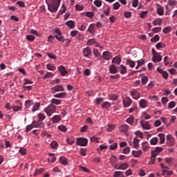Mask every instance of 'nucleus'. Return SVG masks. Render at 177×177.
<instances>
[{"label":"nucleus","mask_w":177,"mask_h":177,"mask_svg":"<svg viewBox=\"0 0 177 177\" xmlns=\"http://www.w3.org/2000/svg\"><path fill=\"white\" fill-rule=\"evenodd\" d=\"M103 100H104V98H103V97H97L95 101V104L97 106H99V104H100V103H102V102H103Z\"/></svg>","instance_id":"46"},{"label":"nucleus","mask_w":177,"mask_h":177,"mask_svg":"<svg viewBox=\"0 0 177 177\" xmlns=\"http://www.w3.org/2000/svg\"><path fill=\"white\" fill-rule=\"evenodd\" d=\"M80 153L81 154V156H83V157H85V156H86V149L81 148Z\"/></svg>","instance_id":"57"},{"label":"nucleus","mask_w":177,"mask_h":177,"mask_svg":"<svg viewBox=\"0 0 177 177\" xmlns=\"http://www.w3.org/2000/svg\"><path fill=\"white\" fill-rule=\"evenodd\" d=\"M159 139H160V145H163V143H165V134L164 133H159L158 135Z\"/></svg>","instance_id":"22"},{"label":"nucleus","mask_w":177,"mask_h":177,"mask_svg":"<svg viewBox=\"0 0 177 177\" xmlns=\"http://www.w3.org/2000/svg\"><path fill=\"white\" fill-rule=\"evenodd\" d=\"M53 124H57V122H59V121H60V120H62V118L60 117V115H55L53 118Z\"/></svg>","instance_id":"30"},{"label":"nucleus","mask_w":177,"mask_h":177,"mask_svg":"<svg viewBox=\"0 0 177 177\" xmlns=\"http://www.w3.org/2000/svg\"><path fill=\"white\" fill-rule=\"evenodd\" d=\"M50 77H53V73L52 72H48L44 76V80H46V78H50Z\"/></svg>","instance_id":"61"},{"label":"nucleus","mask_w":177,"mask_h":177,"mask_svg":"<svg viewBox=\"0 0 177 177\" xmlns=\"http://www.w3.org/2000/svg\"><path fill=\"white\" fill-rule=\"evenodd\" d=\"M157 13L159 16H162L164 15V8L162 6H158L157 8Z\"/></svg>","instance_id":"33"},{"label":"nucleus","mask_w":177,"mask_h":177,"mask_svg":"<svg viewBox=\"0 0 177 177\" xmlns=\"http://www.w3.org/2000/svg\"><path fill=\"white\" fill-rule=\"evenodd\" d=\"M120 132H123V133H127L129 131V126L128 124H123L119 127Z\"/></svg>","instance_id":"11"},{"label":"nucleus","mask_w":177,"mask_h":177,"mask_svg":"<svg viewBox=\"0 0 177 177\" xmlns=\"http://www.w3.org/2000/svg\"><path fill=\"white\" fill-rule=\"evenodd\" d=\"M37 117H38V118H39V121H41V122H42V121H44V120H45V118H46L45 114H44V113H39V114L37 115Z\"/></svg>","instance_id":"51"},{"label":"nucleus","mask_w":177,"mask_h":177,"mask_svg":"<svg viewBox=\"0 0 177 177\" xmlns=\"http://www.w3.org/2000/svg\"><path fill=\"white\" fill-rule=\"evenodd\" d=\"M77 146L85 147L88 145V139L86 138H77L76 141Z\"/></svg>","instance_id":"4"},{"label":"nucleus","mask_w":177,"mask_h":177,"mask_svg":"<svg viewBox=\"0 0 177 177\" xmlns=\"http://www.w3.org/2000/svg\"><path fill=\"white\" fill-rule=\"evenodd\" d=\"M65 24H66V26L69 27V28H71V30H73V28H74V27H75V22L73 20H69V21H66L65 23Z\"/></svg>","instance_id":"17"},{"label":"nucleus","mask_w":177,"mask_h":177,"mask_svg":"<svg viewBox=\"0 0 177 177\" xmlns=\"http://www.w3.org/2000/svg\"><path fill=\"white\" fill-rule=\"evenodd\" d=\"M46 55L50 59H53V60H56V59H57V57L53 55V53H46Z\"/></svg>","instance_id":"49"},{"label":"nucleus","mask_w":177,"mask_h":177,"mask_svg":"<svg viewBox=\"0 0 177 177\" xmlns=\"http://www.w3.org/2000/svg\"><path fill=\"white\" fill-rule=\"evenodd\" d=\"M58 70L62 75H66V74L68 73L67 70H66V68L62 65L59 66Z\"/></svg>","instance_id":"20"},{"label":"nucleus","mask_w":177,"mask_h":177,"mask_svg":"<svg viewBox=\"0 0 177 177\" xmlns=\"http://www.w3.org/2000/svg\"><path fill=\"white\" fill-rule=\"evenodd\" d=\"M150 143L152 145H156L157 143H158V138L154 137L150 140Z\"/></svg>","instance_id":"39"},{"label":"nucleus","mask_w":177,"mask_h":177,"mask_svg":"<svg viewBox=\"0 0 177 177\" xmlns=\"http://www.w3.org/2000/svg\"><path fill=\"white\" fill-rule=\"evenodd\" d=\"M67 10V8H66V6H64V4L62 5L61 10H59V12H58L59 15H63V13L66 12V10Z\"/></svg>","instance_id":"40"},{"label":"nucleus","mask_w":177,"mask_h":177,"mask_svg":"<svg viewBox=\"0 0 177 177\" xmlns=\"http://www.w3.org/2000/svg\"><path fill=\"white\" fill-rule=\"evenodd\" d=\"M66 96H67V93H64V92L57 93V94L54 95V97H58L59 99H63V98L66 97Z\"/></svg>","instance_id":"24"},{"label":"nucleus","mask_w":177,"mask_h":177,"mask_svg":"<svg viewBox=\"0 0 177 177\" xmlns=\"http://www.w3.org/2000/svg\"><path fill=\"white\" fill-rule=\"evenodd\" d=\"M101 106L102 107V109H106V110H107L108 109H110V107H111V103L109 102H104Z\"/></svg>","instance_id":"23"},{"label":"nucleus","mask_w":177,"mask_h":177,"mask_svg":"<svg viewBox=\"0 0 177 177\" xmlns=\"http://www.w3.org/2000/svg\"><path fill=\"white\" fill-rule=\"evenodd\" d=\"M134 121H135V118L133 116H130L126 120V122H127V124H129L130 125H132Z\"/></svg>","instance_id":"34"},{"label":"nucleus","mask_w":177,"mask_h":177,"mask_svg":"<svg viewBox=\"0 0 177 177\" xmlns=\"http://www.w3.org/2000/svg\"><path fill=\"white\" fill-rule=\"evenodd\" d=\"M94 5H95L97 8H100V6H102V2L100 0H95L94 1Z\"/></svg>","instance_id":"64"},{"label":"nucleus","mask_w":177,"mask_h":177,"mask_svg":"<svg viewBox=\"0 0 177 177\" xmlns=\"http://www.w3.org/2000/svg\"><path fill=\"white\" fill-rule=\"evenodd\" d=\"M133 143L134 149H138V147H139V139H138V138H133Z\"/></svg>","instance_id":"32"},{"label":"nucleus","mask_w":177,"mask_h":177,"mask_svg":"<svg viewBox=\"0 0 177 177\" xmlns=\"http://www.w3.org/2000/svg\"><path fill=\"white\" fill-rule=\"evenodd\" d=\"M140 106L142 107V109H145V107L147 106V101H146V100H141L140 101Z\"/></svg>","instance_id":"25"},{"label":"nucleus","mask_w":177,"mask_h":177,"mask_svg":"<svg viewBox=\"0 0 177 177\" xmlns=\"http://www.w3.org/2000/svg\"><path fill=\"white\" fill-rule=\"evenodd\" d=\"M26 39L27 41H30V42H32V41H34L35 39V36L32 35H26Z\"/></svg>","instance_id":"42"},{"label":"nucleus","mask_w":177,"mask_h":177,"mask_svg":"<svg viewBox=\"0 0 177 177\" xmlns=\"http://www.w3.org/2000/svg\"><path fill=\"white\" fill-rule=\"evenodd\" d=\"M51 103L53 104H57V105L62 104V100H57L56 98H53L51 100Z\"/></svg>","instance_id":"35"},{"label":"nucleus","mask_w":177,"mask_h":177,"mask_svg":"<svg viewBox=\"0 0 177 177\" xmlns=\"http://www.w3.org/2000/svg\"><path fill=\"white\" fill-rule=\"evenodd\" d=\"M113 129H115V126L114 124H109L107 128L108 132H111V131H113Z\"/></svg>","instance_id":"56"},{"label":"nucleus","mask_w":177,"mask_h":177,"mask_svg":"<svg viewBox=\"0 0 177 177\" xmlns=\"http://www.w3.org/2000/svg\"><path fill=\"white\" fill-rule=\"evenodd\" d=\"M34 104V102L31 100H28L25 102V109H30L31 106Z\"/></svg>","instance_id":"21"},{"label":"nucleus","mask_w":177,"mask_h":177,"mask_svg":"<svg viewBox=\"0 0 177 177\" xmlns=\"http://www.w3.org/2000/svg\"><path fill=\"white\" fill-rule=\"evenodd\" d=\"M46 2L48 5V10L53 13L57 12L62 0H46Z\"/></svg>","instance_id":"1"},{"label":"nucleus","mask_w":177,"mask_h":177,"mask_svg":"<svg viewBox=\"0 0 177 177\" xmlns=\"http://www.w3.org/2000/svg\"><path fill=\"white\" fill-rule=\"evenodd\" d=\"M32 106V113H35V111H38L39 107H41V104L39 102H36V103L33 102V104Z\"/></svg>","instance_id":"18"},{"label":"nucleus","mask_w":177,"mask_h":177,"mask_svg":"<svg viewBox=\"0 0 177 177\" xmlns=\"http://www.w3.org/2000/svg\"><path fill=\"white\" fill-rule=\"evenodd\" d=\"M55 32L56 34L55 35L56 39H57L60 42H65L66 39H64V37H63V35H62V32H60L59 29H55Z\"/></svg>","instance_id":"3"},{"label":"nucleus","mask_w":177,"mask_h":177,"mask_svg":"<svg viewBox=\"0 0 177 177\" xmlns=\"http://www.w3.org/2000/svg\"><path fill=\"white\" fill-rule=\"evenodd\" d=\"M87 31L91 34H93V32H95V24H90Z\"/></svg>","instance_id":"29"},{"label":"nucleus","mask_w":177,"mask_h":177,"mask_svg":"<svg viewBox=\"0 0 177 177\" xmlns=\"http://www.w3.org/2000/svg\"><path fill=\"white\" fill-rule=\"evenodd\" d=\"M32 125H33L34 128H42V127H44V122H42V121H41V120L33 121Z\"/></svg>","instance_id":"12"},{"label":"nucleus","mask_w":177,"mask_h":177,"mask_svg":"<svg viewBox=\"0 0 177 177\" xmlns=\"http://www.w3.org/2000/svg\"><path fill=\"white\" fill-rule=\"evenodd\" d=\"M127 64H128V66H130L131 68H133V67H135L136 66L135 62L129 59H127Z\"/></svg>","instance_id":"28"},{"label":"nucleus","mask_w":177,"mask_h":177,"mask_svg":"<svg viewBox=\"0 0 177 177\" xmlns=\"http://www.w3.org/2000/svg\"><path fill=\"white\" fill-rule=\"evenodd\" d=\"M93 44H96V39H90L86 42V45H88V46H92Z\"/></svg>","instance_id":"36"},{"label":"nucleus","mask_w":177,"mask_h":177,"mask_svg":"<svg viewBox=\"0 0 177 177\" xmlns=\"http://www.w3.org/2000/svg\"><path fill=\"white\" fill-rule=\"evenodd\" d=\"M130 152L131 148L129 147H126L124 149H123L124 154H129Z\"/></svg>","instance_id":"59"},{"label":"nucleus","mask_w":177,"mask_h":177,"mask_svg":"<svg viewBox=\"0 0 177 177\" xmlns=\"http://www.w3.org/2000/svg\"><path fill=\"white\" fill-rule=\"evenodd\" d=\"M120 6H121V5H120L119 2H115L113 4V10H118L120 9Z\"/></svg>","instance_id":"43"},{"label":"nucleus","mask_w":177,"mask_h":177,"mask_svg":"<svg viewBox=\"0 0 177 177\" xmlns=\"http://www.w3.org/2000/svg\"><path fill=\"white\" fill-rule=\"evenodd\" d=\"M140 123L141 127L143 128V129H147V130L150 129V124H149V122L145 120H141Z\"/></svg>","instance_id":"15"},{"label":"nucleus","mask_w":177,"mask_h":177,"mask_svg":"<svg viewBox=\"0 0 177 177\" xmlns=\"http://www.w3.org/2000/svg\"><path fill=\"white\" fill-rule=\"evenodd\" d=\"M109 99L110 100H117V99H118V95H115V94H112L109 95Z\"/></svg>","instance_id":"60"},{"label":"nucleus","mask_w":177,"mask_h":177,"mask_svg":"<svg viewBox=\"0 0 177 177\" xmlns=\"http://www.w3.org/2000/svg\"><path fill=\"white\" fill-rule=\"evenodd\" d=\"M142 150H144V151H147V150H149V146L147 145V142H143L142 143Z\"/></svg>","instance_id":"45"},{"label":"nucleus","mask_w":177,"mask_h":177,"mask_svg":"<svg viewBox=\"0 0 177 177\" xmlns=\"http://www.w3.org/2000/svg\"><path fill=\"white\" fill-rule=\"evenodd\" d=\"M167 144L168 146H174L175 145V138L171 135L167 136Z\"/></svg>","instance_id":"7"},{"label":"nucleus","mask_w":177,"mask_h":177,"mask_svg":"<svg viewBox=\"0 0 177 177\" xmlns=\"http://www.w3.org/2000/svg\"><path fill=\"white\" fill-rule=\"evenodd\" d=\"M86 16L87 17H89V19H92L93 17H95V12H86Z\"/></svg>","instance_id":"50"},{"label":"nucleus","mask_w":177,"mask_h":177,"mask_svg":"<svg viewBox=\"0 0 177 177\" xmlns=\"http://www.w3.org/2000/svg\"><path fill=\"white\" fill-rule=\"evenodd\" d=\"M122 102L124 107H129L132 104V100L129 97L123 99Z\"/></svg>","instance_id":"9"},{"label":"nucleus","mask_w":177,"mask_h":177,"mask_svg":"<svg viewBox=\"0 0 177 177\" xmlns=\"http://www.w3.org/2000/svg\"><path fill=\"white\" fill-rule=\"evenodd\" d=\"M121 62H122V59H121L120 55H118L112 59V63L115 64H120Z\"/></svg>","instance_id":"19"},{"label":"nucleus","mask_w":177,"mask_h":177,"mask_svg":"<svg viewBox=\"0 0 177 177\" xmlns=\"http://www.w3.org/2000/svg\"><path fill=\"white\" fill-rule=\"evenodd\" d=\"M131 95L132 96L133 99L138 100L139 97H140V93L136 91H133L131 92Z\"/></svg>","instance_id":"16"},{"label":"nucleus","mask_w":177,"mask_h":177,"mask_svg":"<svg viewBox=\"0 0 177 177\" xmlns=\"http://www.w3.org/2000/svg\"><path fill=\"white\" fill-rule=\"evenodd\" d=\"M64 91V88H63V85L62 84L57 85L51 88L52 93H56V92H63Z\"/></svg>","instance_id":"6"},{"label":"nucleus","mask_w":177,"mask_h":177,"mask_svg":"<svg viewBox=\"0 0 177 177\" xmlns=\"http://www.w3.org/2000/svg\"><path fill=\"white\" fill-rule=\"evenodd\" d=\"M129 167V165L128 163H123L119 165V167L117 168V169H122L125 170Z\"/></svg>","instance_id":"26"},{"label":"nucleus","mask_w":177,"mask_h":177,"mask_svg":"<svg viewBox=\"0 0 177 177\" xmlns=\"http://www.w3.org/2000/svg\"><path fill=\"white\" fill-rule=\"evenodd\" d=\"M44 111L46 113L47 115L50 116L53 113L56 112V106L50 104L44 109Z\"/></svg>","instance_id":"2"},{"label":"nucleus","mask_w":177,"mask_h":177,"mask_svg":"<svg viewBox=\"0 0 177 177\" xmlns=\"http://www.w3.org/2000/svg\"><path fill=\"white\" fill-rule=\"evenodd\" d=\"M162 32L164 34H168V32H171V27L168 26V27L165 28L162 30Z\"/></svg>","instance_id":"62"},{"label":"nucleus","mask_w":177,"mask_h":177,"mask_svg":"<svg viewBox=\"0 0 177 177\" xmlns=\"http://www.w3.org/2000/svg\"><path fill=\"white\" fill-rule=\"evenodd\" d=\"M167 3H168V5H169V6H176V1H175V0H168Z\"/></svg>","instance_id":"58"},{"label":"nucleus","mask_w":177,"mask_h":177,"mask_svg":"<svg viewBox=\"0 0 177 177\" xmlns=\"http://www.w3.org/2000/svg\"><path fill=\"white\" fill-rule=\"evenodd\" d=\"M142 150L139 151H132L131 153L135 157H140L142 156Z\"/></svg>","instance_id":"27"},{"label":"nucleus","mask_w":177,"mask_h":177,"mask_svg":"<svg viewBox=\"0 0 177 177\" xmlns=\"http://www.w3.org/2000/svg\"><path fill=\"white\" fill-rule=\"evenodd\" d=\"M158 41H160V36H158V35H156L151 39V42H158Z\"/></svg>","instance_id":"47"},{"label":"nucleus","mask_w":177,"mask_h":177,"mask_svg":"<svg viewBox=\"0 0 177 177\" xmlns=\"http://www.w3.org/2000/svg\"><path fill=\"white\" fill-rule=\"evenodd\" d=\"M175 106H176V103L175 102V101H171L168 104V108L169 109H174V107H175Z\"/></svg>","instance_id":"54"},{"label":"nucleus","mask_w":177,"mask_h":177,"mask_svg":"<svg viewBox=\"0 0 177 177\" xmlns=\"http://www.w3.org/2000/svg\"><path fill=\"white\" fill-rule=\"evenodd\" d=\"M109 73L111 74H117L118 73V68L114 64H111L109 67Z\"/></svg>","instance_id":"13"},{"label":"nucleus","mask_w":177,"mask_h":177,"mask_svg":"<svg viewBox=\"0 0 177 177\" xmlns=\"http://www.w3.org/2000/svg\"><path fill=\"white\" fill-rule=\"evenodd\" d=\"M120 73L122 74H127V66L124 65H120L119 67Z\"/></svg>","instance_id":"31"},{"label":"nucleus","mask_w":177,"mask_h":177,"mask_svg":"<svg viewBox=\"0 0 177 177\" xmlns=\"http://www.w3.org/2000/svg\"><path fill=\"white\" fill-rule=\"evenodd\" d=\"M113 177H125L122 171H115Z\"/></svg>","instance_id":"44"},{"label":"nucleus","mask_w":177,"mask_h":177,"mask_svg":"<svg viewBox=\"0 0 177 177\" xmlns=\"http://www.w3.org/2000/svg\"><path fill=\"white\" fill-rule=\"evenodd\" d=\"M46 68L51 71H55L56 70V66L53 64H48L46 65Z\"/></svg>","instance_id":"37"},{"label":"nucleus","mask_w":177,"mask_h":177,"mask_svg":"<svg viewBox=\"0 0 177 177\" xmlns=\"http://www.w3.org/2000/svg\"><path fill=\"white\" fill-rule=\"evenodd\" d=\"M93 53L95 57L97 59V60H102V55H100V53H99V50H97V48H94L93 50Z\"/></svg>","instance_id":"14"},{"label":"nucleus","mask_w":177,"mask_h":177,"mask_svg":"<svg viewBox=\"0 0 177 177\" xmlns=\"http://www.w3.org/2000/svg\"><path fill=\"white\" fill-rule=\"evenodd\" d=\"M152 60L154 63H158L162 60V57L160 53L153 56Z\"/></svg>","instance_id":"10"},{"label":"nucleus","mask_w":177,"mask_h":177,"mask_svg":"<svg viewBox=\"0 0 177 177\" xmlns=\"http://www.w3.org/2000/svg\"><path fill=\"white\" fill-rule=\"evenodd\" d=\"M59 162L63 164V165H66L67 164V158L64 156H62L59 158Z\"/></svg>","instance_id":"41"},{"label":"nucleus","mask_w":177,"mask_h":177,"mask_svg":"<svg viewBox=\"0 0 177 177\" xmlns=\"http://www.w3.org/2000/svg\"><path fill=\"white\" fill-rule=\"evenodd\" d=\"M58 129L62 131V132H67V127L64 125H60L58 127Z\"/></svg>","instance_id":"53"},{"label":"nucleus","mask_w":177,"mask_h":177,"mask_svg":"<svg viewBox=\"0 0 177 177\" xmlns=\"http://www.w3.org/2000/svg\"><path fill=\"white\" fill-rule=\"evenodd\" d=\"M161 23H162L161 19L159 18L153 21V26H161Z\"/></svg>","instance_id":"48"},{"label":"nucleus","mask_w":177,"mask_h":177,"mask_svg":"<svg viewBox=\"0 0 177 177\" xmlns=\"http://www.w3.org/2000/svg\"><path fill=\"white\" fill-rule=\"evenodd\" d=\"M141 81L142 85H146L147 84V82L149 81V77H147V76H142L141 77Z\"/></svg>","instance_id":"38"},{"label":"nucleus","mask_w":177,"mask_h":177,"mask_svg":"<svg viewBox=\"0 0 177 177\" xmlns=\"http://www.w3.org/2000/svg\"><path fill=\"white\" fill-rule=\"evenodd\" d=\"M82 53L84 57H89L92 55V49L91 47H86L82 49Z\"/></svg>","instance_id":"5"},{"label":"nucleus","mask_w":177,"mask_h":177,"mask_svg":"<svg viewBox=\"0 0 177 177\" xmlns=\"http://www.w3.org/2000/svg\"><path fill=\"white\" fill-rule=\"evenodd\" d=\"M57 142L56 141H53L50 143L51 149H57Z\"/></svg>","instance_id":"63"},{"label":"nucleus","mask_w":177,"mask_h":177,"mask_svg":"<svg viewBox=\"0 0 177 177\" xmlns=\"http://www.w3.org/2000/svg\"><path fill=\"white\" fill-rule=\"evenodd\" d=\"M118 147V144L117 142H115L109 146L110 150H115Z\"/></svg>","instance_id":"55"},{"label":"nucleus","mask_w":177,"mask_h":177,"mask_svg":"<svg viewBox=\"0 0 177 177\" xmlns=\"http://www.w3.org/2000/svg\"><path fill=\"white\" fill-rule=\"evenodd\" d=\"M102 58L104 60H110V59L113 58V54H111L110 52L109 51H104L102 53Z\"/></svg>","instance_id":"8"},{"label":"nucleus","mask_w":177,"mask_h":177,"mask_svg":"<svg viewBox=\"0 0 177 177\" xmlns=\"http://www.w3.org/2000/svg\"><path fill=\"white\" fill-rule=\"evenodd\" d=\"M23 109L21 106H12L13 111H20Z\"/></svg>","instance_id":"52"}]
</instances>
